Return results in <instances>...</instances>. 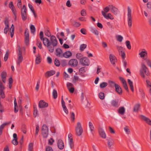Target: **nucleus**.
<instances>
[{
  "instance_id": "nucleus-53",
  "label": "nucleus",
  "mask_w": 151,
  "mask_h": 151,
  "mask_svg": "<svg viewBox=\"0 0 151 151\" xmlns=\"http://www.w3.org/2000/svg\"><path fill=\"white\" fill-rule=\"evenodd\" d=\"M11 123V122H9V123H5L1 125L0 126V129L3 130V129L4 128L5 126L6 125L9 124Z\"/></svg>"
},
{
  "instance_id": "nucleus-59",
  "label": "nucleus",
  "mask_w": 151,
  "mask_h": 151,
  "mask_svg": "<svg viewBox=\"0 0 151 151\" xmlns=\"http://www.w3.org/2000/svg\"><path fill=\"white\" fill-rule=\"evenodd\" d=\"M81 14L83 16H85L86 14V10L85 9H82L81 12Z\"/></svg>"
},
{
  "instance_id": "nucleus-16",
  "label": "nucleus",
  "mask_w": 151,
  "mask_h": 151,
  "mask_svg": "<svg viewBox=\"0 0 151 151\" xmlns=\"http://www.w3.org/2000/svg\"><path fill=\"white\" fill-rule=\"evenodd\" d=\"M109 58L111 63L113 65L115 64V62H116V59L115 56L111 54L109 55Z\"/></svg>"
},
{
  "instance_id": "nucleus-17",
  "label": "nucleus",
  "mask_w": 151,
  "mask_h": 151,
  "mask_svg": "<svg viewBox=\"0 0 151 151\" xmlns=\"http://www.w3.org/2000/svg\"><path fill=\"white\" fill-rule=\"evenodd\" d=\"M115 91L119 95H122V91L121 88L118 85H116Z\"/></svg>"
},
{
  "instance_id": "nucleus-40",
  "label": "nucleus",
  "mask_w": 151,
  "mask_h": 151,
  "mask_svg": "<svg viewBox=\"0 0 151 151\" xmlns=\"http://www.w3.org/2000/svg\"><path fill=\"white\" fill-rule=\"evenodd\" d=\"M104 93L100 92L99 94V98L103 100L104 99Z\"/></svg>"
},
{
  "instance_id": "nucleus-20",
  "label": "nucleus",
  "mask_w": 151,
  "mask_h": 151,
  "mask_svg": "<svg viewBox=\"0 0 151 151\" xmlns=\"http://www.w3.org/2000/svg\"><path fill=\"white\" fill-rule=\"evenodd\" d=\"M103 13V15L106 19H110L111 20H113L114 19V17L111 14L108 13L107 15H106L104 12Z\"/></svg>"
},
{
  "instance_id": "nucleus-45",
  "label": "nucleus",
  "mask_w": 151,
  "mask_h": 151,
  "mask_svg": "<svg viewBox=\"0 0 151 151\" xmlns=\"http://www.w3.org/2000/svg\"><path fill=\"white\" fill-rule=\"evenodd\" d=\"M125 43L128 49L129 50L130 49H131V47L130 41L128 40L126 41Z\"/></svg>"
},
{
  "instance_id": "nucleus-58",
  "label": "nucleus",
  "mask_w": 151,
  "mask_h": 151,
  "mask_svg": "<svg viewBox=\"0 0 151 151\" xmlns=\"http://www.w3.org/2000/svg\"><path fill=\"white\" fill-rule=\"evenodd\" d=\"M124 129L126 132V133L129 134L130 133V131L129 129H128L127 127H125L124 128Z\"/></svg>"
},
{
  "instance_id": "nucleus-47",
  "label": "nucleus",
  "mask_w": 151,
  "mask_h": 151,
  "mask_svg": "<svg viewBox=\"0 0 151 151\" xmlns=\"http://www.w3.org/2000/svg\"><path fill=\"white\" fill-rule=\"evenodd\" d=\"M117 40L119 42H122V41L123 37L120 35H118L116 36Z\"/></svg>"
},
{
  "instance_id": "nucleus-27",
  "label": "nucleus",
  "mask_w": 151,
  "mask_h": 151,
  "mask_svg": "<svg viewBox=\"0 0 151 151\" xmlns=\"http://www.w3.org/2000/svg\"><path fill=\"white\" fill-rule=\"evenodd\" d=\"M140 107V104H136L134 107L133 111L134 112H137Z\"/></svg>"
},
{
  "instance_id": "nucleus-56",
  "label": "nucleus",
  "mask_w": 151,
  "mask_h": 151,
  "mask_svg": "<svg viewBox=\"0 0 151 151\" xmlns=\"http://www.w3.org/2000/svg\"><path fill=\"white\" fill-rule=\"evenodd\" d=\"M39 131V125L37 124L36 125V129L35 130V135H37L38 134V132Z\"/></svg>"
},
{
  "instance_id": "nucleus-60",
  "label": "nucleus",
  "mask_w": 151,
  "mask_h": 151,
  "mask_svg": "<svg viewBox=\"0 0 151 151\" xmlns=\"http://www.w3.org/2000/svg\"><path fill=\"white\" fill-rule=\"evenodd\" d=\"M40 84V80H38L37 81L36 86V89L37 91H38L39 90Z\"/></svg>"
},
{
  "instance_id": "nucleus-46",
  "label": "nucleus",
  "mask_w": 151,
  "mask_h": 151,
  "mask_svg": "<svg viewBox=\"0 0 151 151\" xmlns=\"http://www.w3.org/2000/svg\"><path fill=\"white\" fill-rule=\"evenodd\" d=\"M70 114V118L72 121L74 122L75 119V114L73 112H71Z\"/></svg>"
},
{
  "instance_id": "nucleus-33",
  "label": "nucleus",
  "mask_w": 151,
  "mask_h": 151,
  "mask_svg": "<svg viewBox=\"0 0 151 151\" xmlns=\"http://www.w3.org/2000/svg\"><path fill=\"white\" fill-rule=\"evenodd\" d=\"M110 9L109 7L108 6L106 7L105 8H104L103 9L104 11H101V13L102 15H103V12L105 13V14H106V13H107L109 11Z\"/></svg>"
},
{
  "instance_id": "nucleus-38",
  "label": "nucleus",
  "mask_w": 151,
  "mask_h": 151,
  "mask_svg": "<svg viewBox=\"0 0 151 151\" xmlns=\"http://www.w3.org/2000/svg\"><path fill=\"white\" fill-rule=\"evenodd\" d=\"M34 117H35L37 114L38 110L37 109V108L36 106H34Z\"/></svg>"
},
{
  "instance_id": "nucleus-32",
  "label": "nucleus",
  "mask_w": 151,
  "mask_h": 151,
  "mask_svg": "<svg viewBox=\"0 0 151 151\" xmlns=\"http://www.w3.org/2000/svg\"><path fill=\"white\" fill-rule=\"evenodd\" d=\"M108 85V83L106 82H103L100 83V86L101 88H103L106 87Z\"/></svg>"
},
{
  "instance_id": "nucleus-19",
  "label": "nucleus",
  "mask_w": 151,
  "mask_h": 151,
  "mask_svg": "<svg viewBox=\"0 0 151 151\" xmlns=\"http://www.w3.org/2000/svg\"><path fill=\"white\" fill-rule=\"evenodd\" d=\"M55 73V71L53 70L47 71L45 73V76L46 78H48L49 77L53 75Z\"/></svg>"
},
{
  "instance_id": "nucleus-4",
  "label": "nucleus",
  "mask_w": 151,
  "mask_h": 151,
  "mask_svg": "<svg viewBox=\"0 0 151 151\" xmlns=\"http://www.w3.org/2000/svg\"><path fill=\"white\" fill-rule=\"evenodd\" d=\"M148 69L144 64H142L141 68L140 70V75L143 78L145 77L144 73L147 76L149 75Z\"/></svg>"
},
{
  "instance_id": "nucleus-10",
  "label": "nucleus",
  "mask_w": 151,
  "mask_h": 151,
  "mask_svg": "<svg viewBox=\"0 0 151 151\" xmlns=\"http://www.w3.org/2000/svg\"><path fill=\"white\" fill-rule=\"evenodd\" d=\"M38 106L39 108H42L47 107L48 105L47 103L45 102L44 101L41 100L39 102Z\"/></svg>"
},
{
  "instance_id": "nucleus-5",
  "label": "nucleus",
  "mask_w": 151,
  "mask_h": 151,
  "mask_svg": "<svg viewBox=\"0 0 151 151\" xmlns=\"http://www.w3.org/2000/svg\"><path fill=\"white\" fill-rule=\"evenodd\" d=\"M21 16L23 21H25L27 19V8L26 6L24 5L21 10Z\"/></svg>"
},
{
  "instance_id": "nucleus-29",
  "label": "nucleus",
  "mask_w": 151,
  "mask_h": 151,
  "mask_svg": "<svg viewBox=\"0 0 151 151\" xmlns=\"http://www.w3.org/2000/svg\"><path fill=\"white\" fill-rule=\"evenodd\" d=\"M90 31L95 35H99V32L96 28L91 27V28Z\"/></svg>"
},
{
  "instance_id": "nucleus-6",
  "label": "nucleus",
  "mask_w": 151,
  "mask_h": 151,
  "mask_svg": "<svg viewBox=\"0 0 151 151\" xmlns=\"http://www.w3.org/2000/svg\"><path fill=\"white\" fill-rule=\"evenodd\" d=\"M42 133L43 137L44 138H47L48 136V128L46 125H43L42 129Z\"/></svg>"
},
{
  "instance_id": "nucleus-25",
  "label": "nucleus",
  "mask_w": 151,
  "mask_h": 151,
  "mask_svg": "<svg viewBox=\"0 0 151 151\" xmlns=\"http://www.w3.org/2000/svg\"><path fill=\"white\" fill-rule=\"evenodd\" d=\"M127 81L131 90L132 92H134V88L133 86V82L129 79L127 80Z\"/></svg>"
},
{
  "instance_id": "nucleus-63",
  "label": "nucleus",
  "mask_w": 151,
  "mask_h": 151,
  "mask_svg": "<svg viewBox=\"0 0 151 151\" xmlns=\"http://www.w3.org/2000/svg\"><path fill=\"white\" fill-rule=\"evenodd\" d=\"M37 45L38 47L40 49H42V45L41 42L40 41H38L37 43Z\"/></svg>"
},
{
  "instance_id": "nucleus-8",
  "label": "nucleus",
  "mask_w": 151,
  "mask_h": 151,
  "mask_svg": "<svg viewBox=\"0 0 151 151\" xmlns=\"http://www.w3.org/2000/svg\"><path fill=\"white\" fill-rule=\"evenodd\" d=\"M18 51L19 52L18 54V57L17 63V64L19 65L20 63L22 62L23 59V58L22 55L21 49L20 47H19Z\"/></svg>"
},
{
  "instance_id": "nucleus-14",
  "label": "nucleus",
  "mask_w": 151,
  "mask_h": 151,
  "mask_svg": "<svg viewBox=\"0 0 151 151\" xmlns=\"http://www.w3.org/2000/svg\"><path fill=\"white\" fill-rule=\"evenodd\" d=\"M99 132L101 137L104 139L106 138V135L102 128H99Z\"/></svg>"
},
{
  "instance_id": "nucleus-28",
  "label": "nucleus",
  "mask_w": 151,
  "mask_h": 151,
  "mask_svg": "<svg viewBox=\"0 0 151 151\" xmlns=\"http://www.w3.org/2000/svg\"><path fill=\"white\" fill-rule=\"evenodd\" d=\"M35 63L37 64H39L41 62V58L40 55L38 54L37 56L35 59Z\"/></svg>"
},
{
  "instance_id": "nucleus-1",
  "label": "nucleus",
  "mask_w": 151,
  "mask_h": 151,
  "mask_svg": "<svg viewBox=\"0 0 151 151\" xmlns=\"http://www.w3.org/2000/svg\"><path fill=\"white\" fill-rule=\"evenodd\" d=\"M45 34L46 36L50 37V39L47 37H43V33L42 31H41L40 33V38L42 41L44 45L47 47L48 51L52 53L54 51L55 47L58 45L57 40L55 36L51 35V33L48 30L45 31Z\"/></svg>"
},
{
  "instance_id": "nucleus-41",
  "label": "nucleus",
  "mask_w": 151,
  "mask_h": 151,
  "mask_svg": "<svg viewBox=\"0 0 151 151\" xmlns=\"http://www.w3.org/2000/svg\"><path fill=\"white\" fill-rule=\"evenodd\" d=\"M87 46V45L85 44H83L81 45L80 46V50L81 51H83L85 49Z\"/></svg>"
},
{
  "instance_id": "nucleus-13",
  "label": "nucleus",
  "mask_w": 151,
  "mask_h": 151,
  "mask_svg": "<svg viewBox=\"0 0 151 151\" xmlns=\"http://www.w3.org/2000/svg\"><path fill=\"white\" fill-rule=\"evenodd\" d=\"M58 148L60 150L63 149L64 147V144L63 141L61 139H59L57 143Z\"/></svg>"
},
{
  "instance_id": "nucleus-49",
  "label": "nucleus",
  "mask_w": 151,
  "mask_h": 151,
  "mask_svg": "<svg viewBox=\"0 0 151 151\" xmlns=\"http://www.w3.org/2000/svg\"><path fill=\"white\" fill-rule=\"evenodd\" d=\"M30 30L31 32L34 34L35 31V28L33 25H31L30 26Z\"/></svg>"
},
{
  "instance_id": "nucleus-3",
  "label": "nucleus",
  "mask_w": 151,
  "mask_h": 151,
  "mask_svg": "<svg viewBox=\"0 0 151 151\" xmlns=\"http://www.w3.org/2000/svg\"><path fill=\"white\" fill-rule=\"evenodd\" d=\"M76 134L77 136H81L83 133V130L81 124L79 122H77L75 127Z\"/></svg>"
},
{
  "instance_id": "nucleus-62",
  "label": "nucleus",
  "mask_w": 151,
  "mask_h": 151,
  "mask_svg": "<svg viewBox=\"0 0 151 151\" xmlns=\"http://www.w3.org/2000/svg\"><path fill=\"white\" fill-rule=\"evenodd\" d=\"M109 131L110 132L111 134H114L115 132L114 129L111 127L109 126Z\"/></svg>"
},
{
  "instance_id": "nucleus-42",
  "label": "nucleus",
  "mask_w": 151,
  "mask_h": 151,
  "mask_svg": "<svg viewBox=\"0 0 151 151\" xmlns=\"http://www.w3.org/2000/svg\"><path fill=\"white\" fill-rule=\"evenodd\" d=\"M119 55L122 57L123 60H124L125 58V53L124 51L120 52L119 53Z\"/></svg>"
},
{
  "instance_id": "nucleus-31",
  "label": "nucleus",
  "mask_w": 151,
  "mask_h": 151,
  "mask_svg": "<svg viewBox=\"0 0 151 151\" xmlns=\"http://www.w3.org/2000/svg\"><path fill=\"white\" fill-rule=\"evenodd\" d=\"M108 83L110 87H115L116 86V85H118L117 84L115 83L113 81L109 80L108 81Z\"/></svg>"
},
{
  "instance_id": "nucleus-34",
  "label": "nucleus",
  "mask_w": 151,
  "mask_h": 151,
  "mask_svg": "<svg viewBox=\"0 0 151 151\" xmlns=\"http://www.w3.org/2000/svg\"><path fill=\"white\" fill-rule=\"evenodd\" d=\"M53 98L54 99L57 98L58 96V94L56 90L55 89H53L52 93Z\"/></svg>"
},
{
  "instance_id": "nucleus-64",
  "label": "nucleus",
  "mask_w": 151,
  "mask_h": 151,
  "mask_svg": "<svg viewBox=\"0 0 151 151\" xmlns=\"http://www.w3.org/2000/svg\"><path fill=\"white\" fill-rule=\"evenodd\" d=\"M46 151H53L52 148L50 146H47L46 148Z\"/></svg>"
},
{
  "instance_id": "nucleus-24",
  "label": "nucleus",
  "mask_w": 151,
  "mask_h": 151,
  "mask_svg": "<svg viewBox=\"0 0 151 151\" xmlns=\"http://www.w3.org/2000/svg\"><path fill=\"white\" fill-rule=\"evenodd\" d=\"M6 73L5 71H3L1 74V76L2 81L4 83L6 82L5 78H6Z\"/></svg>"
},
{
  "instance_id": "nucleus-61",
  "label": "nucleus",
  "mask_w": 151,
  "mask_h": 151,
  "mask_svg": "<svg viewBox=\"0 0 151 151\" xmlns=\"http://www.w3.org/2000/svg\"><path fill=\"white\" fill-rule=\"evenodd\" d=\"M79 72L81 73H83L85 72V67H82L80 68Z\"/></svg>"
},
{
  "instance_id": "nucleus-52",
  "label": "nucleus",
  "mask_w": 151,
  "mask_h": 151,
  "mask_svg": "<svg viewBox=\"0 0 151 151\" xmlns=\"http://www.w3.org/2000/svg\"><path fill=\"white\" fill-rule=\"evenodd\" d=\"M17 139H13L12 141V144L14 145H17L18 143Z\"/></svg>"
},
{
  "instance_id": "nucleus-12",
  "label": "nucleus",
  "mask_w": 151,
  "mask_h": 151,
  "mask_svg": "<svg viewBox=\"0 0 151 151\" xmlns=\"http://www.w3.org/2000/svg\"><path fill=\"white\" fill-rule=\"evenodd\" d=\"M63 53V52L61 49L57 48L56 49L55 54L57 57L62 58Z\"/></svg>"
},
{
  "instance_id": "nucleus-43",
  "label": "nucleus",
  "mask_w": 151,
  "mask_h": 151,
  "mask_svg": "<svg viewBox=\"0 0 151 151\" xmlns=\"http://www.w3.org/2000/svg\"><path fill=\"white\" fill-rule=\"evenodd\" d=\"M24 35L25 38L29 37V30L27 28L25 29L24 32Z\"/></svg>"
},
{
  "instance_id": "nucleus-48",
  "label": "nucleus",
  "mask_w": 151,
  "mask_h": 151,
  "mask_svg": "<svg viewBox=\"0 0 151 151\" xmlns=\"http://www.w3.org/2000/svg\"><path fill=\"white\" fill-rule=\"evenodd\" d=\"M9 53V50H8L6 51L4 57V60L5 61H6L8 59Z\"/></svg>"
},
{
  "instance_id": "nucleus-2",
  "label": "nucleus",
  "mask_w": 151,
  "mask_h": 151,
  "mask_svg": "<svg viewBox=\"0 0 151 151\" xmlns=\"http://www.w3.org/2000/svg\"><path fill=\"white\" fill-rule=\"evenodd\" d=\"M127 20L129 27H131L132 25V9L131 7L128 6L127 7Z\"/></svg>"
},
{
  "instance_id": "nucleus-36",
  "label": "nucleus",
  "mask_w": 151,
  "mask_h": 151,
  "mask_svg": "<svg viewBox=\"0 0 151 151\" xmlns=\"http://www.w3.org/2000/svg\"><path fill=\"white\" fill-rule=\"evenodd\" d=\"M83 55L81 53H78L76 55V58L80 60L83 57Z\"/></svg>"
},
{
  "instance_id": "nucleus-44",
  "label": "nucleus",
  "mask_w": 151,
  "mask_h": 151,
  "mask_svg": "<svg viewBox=\"0 0 151 151\" xmlns=\"http://www.w3.org/2000/svg\"><path fill=\"white\" fill-rule=\"evenodd\" d=\"M33 145L32 143L29 144L28 146V151H33Z\"/></svg>"
},
{
  "instance_id": "nucleus-51",
  "label": "nucleus",
  "mask_w": 151,
  "mask_h": 151,
  "mask_svg": "<svg viewBox=\"0 0 151 151\" xmlns=\"http://www.w3.org/2000/svg\"><path fill=\"white\" fill-rule=\"evenodd\" d=\"M116 47L118 50L119 53L123 51L124 49L121 46L117 45L116 46Z\"/></svg>"
},
{
  "instance_id": "nucleus-35",
  "label": "nucleus",
  "mask_w": 151,
  "mask_h": 151,
  "mask_svg": "<svg viewBox=\"0 0 151 151\" xmlns=\"http://www.w3.org/2000/svg\"><path fill=\"white\" fill-rule=\"evenodd\" d=\"M88 125L90 130L92 133V132L94 130V127L93 125L91 122H89Z\"/></svg>"
},
{
  "instance_id": "nucleus-37",
  "label": "nucleus",
  "mask_w": 151,
  "mask_h": 151,
  "mask_svg": "<svg viewBox=\"0 0 151 151\" xmlns=\"http://www.w3.org/2000/svg\"><path fill=\"white\" fill-rule=\"evenodd\" d=\"M54 63L56 66H59L60 65V63L59 60L56 58L55 59Z\"/></svg>"
},
{
  "instance_id": "nucleus-50",
  "label": "nucleus",
  "mask_w": 151,
  "mask_h": 151,
  "mask_svg": "<svg viewBox=\"0 0 151 151\" xmlns=\"http://www.w3.org/2000/svg\"><path fill=\"white\" fill-rule=\"evenodd\" d=\"M67 65V61L66 60H63L61 61V65L64 67Z\"/></svg>"
},
{
  "instance_id": "nucleus-30",
  "label": "nucleus",
  "mask_w": 151,
  "mask_h": 151,
  "mask_svg": "<svg viewBox=\"0 0 151 151\" xmlns=\"http://www.w3.org/2000/svg\"><path fill=\"white\" fill-rule=\"evenodd\" d=\"M147 55V53L146 51H142L139 53L141 58H144Z\"/></svg>"
},
{
  "instance_id": "nucleus-23",
  "label": "nucleus",
  "mask_w": 151,
  "mask_h": 151,
  "mask_svg": "<svg viewBox=\"0 0 151 151\" xmlns=\"http://www.w3.org/2000/svg\"><path fill=\"white\" fill-rule=\"evenodd\" d=\"M111 104L112 106L115 108H117L119 106L118 101L116 100H112L111 102Z\"/></svg>"
},
{
  "instance_id": "nucleus-57",
  "label": "nucleus",
  "mask_w": 151,
  "mask_h": 151,
  "mask_svg": "<svg viewBox=\"0 0 151 151\" xmlns=\"http://www.w3.org/2000/svg\"><path fill=\"white\" fill-rule=\"evenodd\" d=\"M123 86L124 88V89L127 91H129V89L127 85V83H124L123 84Z\"/></svg>"
},
{
  "instance_id": "nucleus-54",
  "label": "nucleus",
  "mask_w": 151,
  "mask_h": 151,
  "mask_svg": "<svg viewBox=\"0 0 151 151\" xmlns=\"http://www.w3.org/2000/svg\"><path fill=\"white\" fill-rule=\"evenodd\" d=\"M79 78L78 76H74L72 81L73 83H75L78 80Z\"/></svg>"
},
{
  "instance_id": "nucleus-55",
  "label": "nucleus",
  "mask_w": 151,
  "mask_h": 151,
  "mask_svg": "<svg viewBox=\"0 0 151 151\" xmlns=\"http://www.w3.org/2000/svg\"><path fill=\"white\" fill-rule=\"evenodd\" d=\"M72 134H70L68 135V137L69 139V142L73 143V138L72 137Z\"/></svg>"
},
{
  "instance_id": "nucleus-26",
  "label": "nucleus",
  "mask_w": 151,
  "mask_h": 151,
  "mask_svg": "<svg viewBox=\"0 0 151 151\" xmlns=\"http://www.w3.org/2000/svg\"><path fill=\"white\" fill-rule=\"evenodd\" d=\"M14 26L13 24H12L11 28L10 29V32L11 36L12 37L14 33Z\"/></svg>"
},
{
  "instance_id": "nucleus-7",
  "label": "nucleus",
  "mask_w": 151,
  "mask_h": 151,
  "mask_svg": "<svg viewBox=\"0 0 151 151\" xmlns=\"http://www.w3.org/2000/svg\"><path fill=\"white\" fill-rule=\"evenodd\" d=\"M79 61L83 65L88 66L89 65V60L87 57H83Z\"/></svg>"
},
{
  "instance_id": "nucleus-15",
  "label": "nucleus",
  "mask_w": 151,
  "mask_h": 151,
  "mask_svg": "<svg viewBox=\"0 0 151 151\" xmlns=\"http://www.w3.org/2000/svg\"><path fill=\"white\" fill-rule=\"evenodd\" d=\"M109 6H111V12L114 13L116 15L118 14L119 12L118 9L113 5H109Z\"/></svg>"
},
{
  "instance_id": "nucleus-21",
  "label": "nucleus",
  "mask_w": 151,
  "mask_h": 151,
  "mask_svg": "<svg viewBox=\"0 0 151 151\" xmlns=\"http://www.w3.org/2000/svg\"><path fill=\"white\" fill-rule=\"evenodd\" d=\"M125 109L124 107H120L118 110V113L121 115H123L125 112Z\"/></svg>"
},
{
  "instance_id": "nucleus-39",
  "label": "nucleus",
  "mask_w": 151,
  "mask_h": 151,
  "mask_svg": "<svg viewBox=\"0 0 151 151\" xmlns=\"http://www.w3.org/2000/svg\"><path fill=\"white\" fill-rule=\"evenodd\" d=\"M5 87L1 81H0V92L4 91Z\"/></svg>"
},
{
  "instance_id": "nucleus-9",
  "label": "nucleus",
  "mask_w": 151,
  "mask_h": 151,
  "mask_svg": "<svg viewBox=\"0 0 151 151\" xmlns=\"http://www.w3.org/2000/svg\"><path fill=\"white\" fill-rule=\"evenodd\" d=\"M68 64L71 67H75L78 65V61L76 59H71L69 61Z\"/></svg>"
},
{
  "instance_id": "nucleus-11",
  "label": "nucleus",
  "mask_w": 151,
  "mask_h": 151,
  "mask_svg": "<svg viewBox=\"0 0 151 151\" xmlns=\"http://www.w3.org/2000/svg\"><path fill=\"white\" fill-rule=\"evenodd\" d=\"M140 116L142 119L144 120L147 124L151 126V120L150 119L143 115H141Z\"/></svg>"
},
{
  "instance_id": "nucleus-22",
  "label": "nucleus",
  "mask_w": 151,
  "mask_h": 151,
  "mask_svg": "<svg viewBox=\"0 0 151 151\" xmlns=\"http://www.w3.org/2000/svg\"><path fill=\"white\" fill-rule=\"evenodd\" d=\"M114 141L112 139H109L107 142V145L109 149L112 148V146L114 145Z\"/></svg>"
},
{
  "instance_id": "nucleus-18",
  "label": "nucleus",
  "mask_w": 151,
  "mask_h": 151,
  "mask_svg": "<svg viewBox=\"0 0 151 151\" xmlns=\"http://www.w3.org/2000/svg\"><path fill=\"white\" fill-rule=\"evenodd\" d=\"M72 56V53L69 51H66L63 53L62 56L63 57H64L66 58H68Z\"/></svg>"
}]
</instances>
